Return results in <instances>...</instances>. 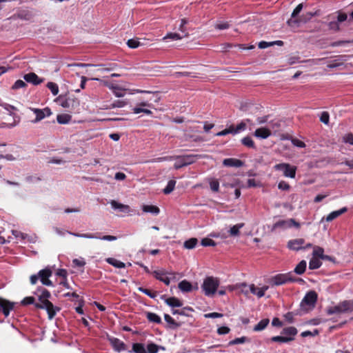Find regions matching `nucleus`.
Instances as JSON below:
<instances>
[{
  "label": "nucleus",
  "instance_id": "26",
  "mask_svg": "<svg viewBox=\"0 0 353 353\" xmlns=\"http://www.w3.org/2000/svg\"><path fill=\"white\" fill-rule=\"evenodd\" d=\"M142 210L144 212L150 213L154 215H157L160 212L159 208L156 205H143Z\"/></svg>",
  "mask_w": 353,
  "mask_h": 353
},
{
  "label": "nucleus",
  "instance_id": "5",
  "mask_svg": "<svg viewBox=\"0 0 353 353\" xmlns=\"http://www.w3.org/2000/svg\"><path fill=\"white\" fill-rule=\"evenodd\" d=\"M317 300V294L314 291L307 292L301 303V308L304 312L312 310Z\"/></svg>",
  "mask_w": 353,
  "mask_h": 353
},
{
  "label": "nucleus",
  "instance_id": "14",
  "mask_svg": "<svg viewBox=\"0 0 353 353\" xmlns=\"http://www.w3.org/2000/svg\"><path fill=\"white\" fill-rule=\"evenodd\" d=\"M305 241L303 239H292L288 243V248L290 250L298 251L303 248Z\"/></svg>",
  "mask_w": 353,
  "mask_h": 353
},
{
  "label": "nucleus",
  "instance_id": "8",
  "mask_svg": "<svg viewBox=\"0 0 353 353\" xmlns=\"http://www.w3.org/2000/svg\"><path fill=\"white\" fill-rule=\"evenodd\" d=\"M300 224L297 223L294 219H289L286 220H280L276 222L272 226V230H276L277 228L286 230L292 227H296L298 228Z\"/></svg>",
  "mask_w": 353,
  "mask_h": 353
},
{
  "label": "nucleus",
  "instance_id": "33",
  "mask_svg": "<svg viewBox=\"0 0 353 353\" xmlns=\"http://www.w3.org/2000/svg\"><path fill=\"white\" fill-rule=\"evenodd\" d=\"M269 319H264L260 321L254 327V331L255 332H259L263 330L267 325L269 324Z\"/></svg>",
  "mask_w": 353,
  "mask_h": 353
},
{
  "label": "nucleus",
  "instance_id": "42",
  "mask_svg": "<svg viewBox=\"0 0 353 353\" xmlns=\"http://www.w3.org/2000/svg\"><path fill=\"white\" fill-rule=\"evenodd\" d=\"M48 88L51 91L54 96H56L59 93V86L57 83L53 82H48L47 83Z\"/></svg>",
  "mask_w": 353,
  "mask_h": 353
},
{
  "label": "nucleus",
  "instance_id": "24",
  "mask_svg": "<svg viewBox=\"0 0 353 353\" xmlns=\"http://www.w3.org/2000/svg\"><path fill=\"white\" fill-rule=\"evenodd\" d=\"M178 287L179 290L183 292H190L193 290V287L191 283L188 281L187 280L181 281L179 283Z\"/></svg>",
  "mask_w": 353,
  "mask_h": 353
},
{
  "label": "nucleus",
  "instance_id": "23",
  "mask_svg": "<svg viewBox=\"0 0 353 353\" xmlns=\"http://www.w3.org/2000/svg\"><path fill=\"white\" fill-rule=\"evenodd\" d=\"M244 223H240L231 226L228 230L229 235L233 237L240 236V230L243 228Z\"/></svg>",
  "mask_w": 353,
  "mask_h": 353
},
{
  "label": "nucleus",
  "instance_id": "46",
  "mask_svg": "<svg viewBox=\"0 0 353 353\" xmlns=\"http://www.w3.org/2000/svg\"><path fill=\"white\" fill-rule=\"evenodd\" d=\"M26 86V83L24 81L19 79L14 82L13 85L12 86V90H18L20 88H25Z\"/></svg>",
  "mask_w": 353,
  "mask_h": 353
},
{
  "label": "nucleus",
  "instance_id": "60",
  "mask_svg": "<svg viewBox=\"0 0 353 353\" xmlns=\"http://www.w3.org/2000/svg\"><path fill=\"white\" fill-rule=\"evenodd\" d=\"M33 303H34V298L32 296L26 297L21 301V304L23 305H30Z\"/></svg>",
  "mask_w": 353,
  "mask_h": 353
},
{
  "label": "nucleus",
  "instance_id": "25",
  "mask_svg": "<svg viewBox=\"0 0 353 353\" xmlns=\"http://www.w3.org/2000/svg\"><path fill=\"white\" fill-rule=\"evenodd\" d=\"M234 288H238V290L245 296L251 293V285H247L245 283H237L235 285Z\"/></svg>",
  "mask_w": 353,
  "mask_h": 353
},
{
  "label": "nucleus",
  "instance_id": "6",
  "mask_svg": "<svg viewBox=\"0 0 353 353\" xmlns=\"http://www.w3.org/2000/svg\"><path fill=\"white\" fill-rule=\"evenodd\" d=\"M274 169L276 171L281 172L285 177L291 179L295 178L296 167L294 165L286 163H281L276 164L274 166Z\"/></svg>",
  "mask_w": 353,
  "mask_h": 353
},
{
  "label": "nucleus",
  "instance_id": "18",
  "mask_svg": "<svg viewBox=\"0 0 353 353\" xmlns=\"http://www.w3.org/2000/svg\"><path fill=\"white\" fill-rule=\"evenodd\" d=\"M271 130L269 128L263 127L257 128L255 130L254 135L256 138L265 139L268 138L271 135Z\"/></svg>",
  "mask_w": 353,
  "mask_h": 353
},
{
  "label": "nucleus",
  "instance_id": "37",
  "mask_svg": "<svg viewBox=\"0 0 353 353\" xmlns=\"http://www.w3.org/2000/svg\"><path fill=\"white\" fill-rule=\"evenodd\" d=\"M197 243V239L191 238L184 242V248L188 250L193 249L196 247Z\"/></svg>",
  "mask_w": 353,
  "mask_h": 353
},
{
  "label": "nucleus",
  "instance_id": "40",
  "mask_svg": "<svg viewBox=\"0 0 353 353\" xmlns=\"http://www.w3.org/2000/svg\"><path fill=\"white\" fill-rule=\"evenodd\" d=\"M146 316H147V319L150 322H154V323H161V317L159 316H158L157 314H156L155 313L148 312Z\"/></svg>",
  "mask_w": 353,
  "mask_h": 353
},
{
  "label": "nucleus",
  "instance_id": "56",
  "mask_svg": "<svg viewBox=\"0 0 353 353\" xmlns=\"http://www.w3.org/2000/svg\"><path fill=\"white\" fill-rule=\"evenodd\" d=\"M291 141L292 143L296 147L301 148L305 147V143L298 139H292Z\"/></svg>",
  "mask_w": 353,
  "mask_h": 353
},
{
  "label": "nucleus",
  "instance_id": "31",
  "mask_svg": "<svg viewBox=\"0 0 353 353\" xmlns=\"http://www.w3.org/2000/svg\"><path fill=\"white\" fill-rule=\"evenodd\" d=\"M165 303L170 307H181L182 306L181 301L175 297L168 298L165 300Z\"/></svg>",
  "mask_w": 353,
  "mask_h": 353
},
{
  "label": "nucleus",
  "instance_id": "19",
  "mask_svg": "<svg viewBox=\"0 0 353 353\" xmlns=\"http://www.w3.org/2000/svg\"><path fill=\"white\" fill-rule=\"evenodd\" d=\"M347 208L344 207L341 208L340 210L333 211L331 213H330L325 218H323L321 219V221H323L324 219L326 220L327 222H330L333 221L334 219L338 218L339 216L347 212Z\"/></svg>",
  "mask_w": 353,
  "mask_h": 353
},
{
  "label": "nucleus",
  "instance_id": "50",
  "mask_svg": "<svg viewBox=\"0 0 353 353\" xmlns=\"http://www.w3.org/2000/svg\"><path fill=\"white\" fill-rule=\"evenodd\" d=\"M201 245L203 246H215L216 245V243L212 240L211 239H209V238H204L201 240Z\"/></svg>",
  "mask_w": 353,
  "mask_h": 353
},
{
  "label": "nucleus",
  "instance_id": "4",
  "mask_svg": "<svg viewBox=\"0 0 353 353\" xmlns=\"http://www.w3.org/2000/svg\"><path fill=\"white\" fill-rule=\"evenodd\" d=\"M353 311V301H343L338 305L330 307L327 309L328 314H341Z\"/></svg>",
  "mask_w": 353,
  "mask_h": 353
},
{
  "label": "nucleus",
  "instance_id": "49",
  "mask_svg": "<svg viewBox=\"0 0 353 353\" xmlns=\"http://www.w3.org/2000/svg\"><path fill=\"white\" fill-rule=\"evenodd\" d=\"M139 291L143 292V294L148 295L149 297L152 299H154L157 296L156 292H151L149 290L140 287L138 288Z\"/></svg>",
  "mask_w": 353,
  "mask_h": 353
},
{
  "label": "nucleus",
  "instance_id": "63",
  "mask_svg": "<svg viewBox=\"0 0 353 353\" xmlns=\"http://www.w3.org/2000/svg\"><path fill=\"white\" fill-rule=\"evenodd\" d=\"M343 141L350 145L353 144V135L352 134H346L343 137Z\"/></svg>",
  "mask_w": 353,
  "mask_h": 353
},
{
  "label": "nucleus",
  "instance_id": "28",
  "mask_svg": "<svg viewBox=\"0 0 353 353\" xmlns=\"http://www.w3.org/2000/svg\"><path fill=\"white\" fill-rule=\"evenodd\" d=\"M322 265L321 259L312 256L309 262V268L310 270H316L319 268Z\"/></svg>",
  "mask_w": 353,
  "mask_h": 353
},
{
  "label": "nucleus",
  "instance_id": "1",
  "mask_svg": "<svg viewBox=\"0 0 353 353\" xmlns=\"http://www.w3.org/2000/svg\"><path fill=\"white\" fill-rule=\"evenodd\" d=\"M35 294L39 301L38 303H34L35 307L46 310L49 319H52L60 310V308L54 306L50 301H49V299L51 296L50 293L45 288H39L35 292Z\"/></svg>",
  "mask_w": 353,
  "mask_h": 353
},
{
  "label": "nucleus",
  "instance_id": "10",
  "mask_svg": "<svg viewBox=\"0 0 353 353\" xmlns=\"http://www.w3.org/2000/svg\"><path fill=\"white\" fill-rule=\"evenodd\" d=\"M110 204L111 205L112 209L120 212L129 214L132 212L131 208L128 205L121 203L115 200L110 201Z\"/></svg>",
  "mask_w": 353,
  "mask_h": 353
},
{
  "label": "nucleus",
  "instance_id": "59",
  "mask_svg": "<svg viewBox=\"0 0 353 353\" xmlns=\"http://www.w3.org/2000/svg\"><path fill=\"white\" fill-rule=\"evenodd\" d=\"M72 263L74 265L78 267H83L85 265V262L83 259H74L72 261Z\"/></svg>",
  "mask_w": 353,
  "mask_h": 353
},
{
  "label": "nucleus",
  "instance_id": "54",
  "mask_svg": "<svg viewBox=\"0 0 353 353\" xmlns=\"http://www.w3.org/2000/svg\"><path fill=\"white\" fill-rule=\"evenodd\" d=\"M246 129V122L243 121L239 123L235 128V132L239 133L241 131H244Z\"/></svg>",
  "mask_w": 353,
  "mask_h": 353
},
{
  "label": "nucleus",
  "instance_id": "9",
  "mask_svg": "<svg viewBox=\"0 0 353 353\" xmlns=\"http://www.w3.org/2000/svg\"><path fill=\"white\" fill-rule=\"evenodd\" d=\"M31 111L36 115L35 119L33 121L34 123H37L46 117H48L52 114V112L49 108H45L43 109L39 108H30Z\"/></svg>",
  "mask_w": 353,
  "mask_h": 353
},
{
  "label": "nucleus",
  "instance_id": "34",
  "mask_svg": "<svg viewBox=\"0 0 353 353\" xmlns=\"http://www.w3.org/2000/svg\"><path fill=\"white\" fill-rule=\"evenodd\" d=\"M132 352L134 353H148L145 345L139 343L132 345Z\"/></svg>",
  "mask_w": 353,
  "mask_h": 353
},
{
  "label": "nucleus",
  "instance_id": "57",
  "mask_svg": "<svg viewBox=\"0 0 353 353\" xmlns=\"http://www.w3.org/2000/svg\"><path fill=\"white\" fill-rule=\"evenodd\" d=\"M126 105V103L123 101H116L110 105V108H123Z\"/></svg>",
  "mask_w": 353,
  "mask_h": 353
},
{
  "label": "nucleus",
  "instance_id": "51",
  "mask_svg": "<svg viewBox=\"0 0 353 353\" xmlns=\"http://www.w3.org/2000/svg\"><path fill=\"white\" fill-rule=\"evenodd\" d=\"M329 119H330V116H329V114L328 112H323L321 114V117H320V121L327 125L328 123H329Z\"/></svg>",
  "mask_w": 353,
  "mask_h": 353
},
{
  "label": "nucleus",
  "instance_id": "13",
  "mask_svg": "<svg viewBox=\"0 0 353 353\" xmlns=\"http://www.w3.org/2000/svg\"><path fill=\"white\" fill-rule=\"evenodd\" d=\"M52 272L49 269H44L40 270L39 272V276L40 278L41 282L47 286H52V283L50 280H49V277L51 276Z\"/></svg>",
  "mask_w": 353,
  "mask_h": 353
},
{
  "label": "nucleus",
  "instance_id": "32",
  "mask_svg": "<svg viewBox=\"0 0 353 353\" xmlns=\"http://www.w3.org/2000/svg\"><path fill=\"white\" fill-rule=\"evenodd\" d=\"M271 341L273 342L288 343L290 341H293V337L292 336H285L282 334L281 336H276L272 337Z\"/></svg>",
  "mask_w": 353,
  "mask_h": 353
},
{
  "label": "nucleus",
  "instance_id": "38",
  "mask_svg": "<svg viewBox=\"0 0 353 353\" xmlns=\"http://www.w3.org/2000/svg\"><path fill=\"white\" fill-rule=\"evenodd\" d=\"M185 37H186V34H181L179 33L170 32V33L167 34L166 36H165L163 37V40H165L168 39H170L172 40H179V39H183Z\"/></svg>",
  "mask_w": 353,
  "mask_h": 353
},
{
  "label": "nucleus",
  "instance_id": "21",
  "mask_svg": "<svg viewBox=\"0 0 353 353\" xmlns=\"http://www.w3.org/2000/svg\"><path fill=\"white\" fill-rule=\"evenodd\" d=\"M223 164L227 167L239 168L243 165V163L239 159L228 158V159H225L223 160Z\"/></svg>",
  "mask_w": 353,
  "mask_h": 353
},
{
  "label": "nucleus",
  "instance_id": "61",
  "mask_svg": "<svg viewBox=\"0 0 353 353\" xmlns=\"http://www.w3.org/2000/svg\"><path fill=\"white\" fill-rule=\"evenodd\" d=\"M204 316L208 319L221 318L223 316V314L218 312H211L205 314Z\"/></svg>",
  "mask_w": 353,
  "mask_h": 353
},
{
  "label": "nucleus",
  "instance_id": "45",
  "mask_svg": "<svg viewBox=\"0 0 353 353\" xmlns=\"http://www.w3.org/2000/svg\"><path fill=\"white\" fill-rule=\"evenodd\" d=\"M159 347L154 343H149L147 345L146 350L148 353H157L159 351Z\"/></svg>",
  "mask_w": 353,
  "mask_h": 353
},
{
  "label": "nucleus",
  "instance_id": "29",
  "mask_svg": "<svg viewBox=\"0 0 353 353\" xmlns=\"http://www.w3.org/2000/svg\"><path fill=\"white\" fill-rule=\"evenodd\" d=\"M72 119V117L68 114H59L57 117V122L60 124H68Z\"/></svg>",
  "mask_w": 353,
  "mask_h": 353
},
{
  "label": "nucleus",
  "instance_id": "17",
  "mask_svg": "<svg viewBox=\"0 0 353 353\" xmlns=\"http://www.w3.org/2000/svg\"><path fill=\"white\" fill-rule=\"evenodd\" d=\"M80 238H84V239H99L103 241H112L117 240V236H112V235H105L103 236H98L96 234H81Z\"/></svg>",
  "mask_w": 353,
  "mask_h": 353
},
{
  "label": "nucleus",
  "instance_id": "52",
  "mask_svg": "<svg viewBox=\"0 0 353 353\" xmlns=\"http://www.w3.org/2000/svg\"><path fill=\"white\" fill-rule=\"evenodd\" d=\"M210 186L213 192H218L219 189V183L217 180H212L210 182Z\"/></svg>",
  "mask_w": 353,
  "mask_h": 353
},
{
  "label": "nucleus",
  "instance_id": "12",
  "mask_svg": "<svg viewBox=\"0 0 353 353\" xmlns=\"http://www.w3.org/2000/svg\"><path fill=\"white\" fill-rule=\"evenodd\" d=\"M292 279L290 274H279L274 276L272 281L275 285H283L288 281H291Z\"/></svg>",
  "mask_w": 353,
  "mask_h": 353
},
{
  "label": "nucleus",
  "instance_id": "16",
  "mask_svg": "<svg viewBox=\"0 0 353 353\" xmlns=\"http://www.w3.org/2000/svg\"><path fill=\"white\" fill-rule=\"evenodd\" d=\"M26 81L31 83L33 85H37L43 81V79L39 78L35 73L30 72L23 76Z\"/></svg>",
  "mask_w": 353,
  "mask_h": 353
},
{
  "label": "nucleus",
  "instance_id": "55",
  "mask_svg": "<svg viewBox=\"0 0 353 353\" xmlns=\"http://www.w3.org/2000/svg\"><path fill=\"white\" fill-rule=\"evenodd\" d=\"M230 27L228 22H219L216 23L215 28L218 30H225Z\"/></svg>",
  "mask_w": 353,
  "mask_h": 353
},
{
  "label": "nucleus",
  "instance_id": "47",
  "mask_svg": "<svg viewBox=\"0 0 353 353\" xmlns=\"http://www.w3.org/2000/svg\"><path fill=\"white\" fill-rule=\"evenodd\" d=\"M133 112L134 114H139L141 112H143L148 115H151L152 114V112L148 109L142 108L141 107H135L133 108Z\"/></svg>",
  "mask_w": 353,
  "mask_h": 353
},
{
  "label": "nucleus",
  "instance_id": "36",
  "mask_svg": "<svg viewBox=\"0 0 353 353\" xmlns=\"http://www.w3.org/2000/svg\"><path fill=\"white\" fill-rule=\"evenodd\" d=\"M307 263L302 260L294 268V272L297 274H302L306 269Z\"/></svg>",
  "mask_w": 353,
  "mask_h": 353
},
{
  "label": "nucleus",
  "instance_id": "53",
  "mask_svg": "<svg viewBox=\"0 0 353 353\" xmlns=\"http://www.w3.org/2000/svg\"><path fill=\"white\" fill-rule=\"evenodd\" d=\"M112 92L117 97H123L125 95V90L119 86Z\"/></svg>",
  "mask_w": 353,
  "mask_h": 353
},
{
  "label": "nucleus",
  "instance_id": "43",
  "mask_svg": "<svg viewBox=\"0 0 353 353\" xmlns=\"http://www.w3.org/2000/svg\"><path fill=\"white\" fill-rule=\"evenodd\" d=\"M248 339L245 336H242V337H240V338H236L234 340H232L229 342V345H236V344H241V343H244L247 341H248Z\"/></svg>",
  "mask_w": 353,
  "mask_h": 353
},
{
  "label": "nucleus",
  "instance_id": "41",
  "mask_svg": "<svg viewBox=\"0 0 353 353\" xmlns=\"http://www.w3.org/2000/svg\"><path fill=\"white\" fill-rule=\"evenodd\" d=\"M241 143L243 145H244L246 147L251 148H255V145L250 137H245L241 139Z\"/></svg>",
  "mask_w": 353,
  "mask_h": 353
},
{
  "label": "nucleus",
  "instance_id": "7",
  "mask_svg": "<svg viewBox=\"0 0 353 353\" xmlns=\"http://www.w3.org/2000/svg\"><path fill=\"white\" fill-rule=\"evenodd\" d=\"M68 68H74V67H79V68H85V67H90V66H95L98 67L99 71L101 72H110L114 70H115L117 68V65L114 63H108L105 64H98V65H93V64H88V63H72V64H68L67 65Z\"/></svg>",
  "mask_w": 353,
  "mask_h": 353
},
{
  "label": "nucleus",
  "instance_id": "39",
  "mask_svg": "<svg viewBox=\"0 0 353 353\" xmlns=\"http://www.w3.org/2000/svg\"><path fill=\"white\" fill-rule=\"evenodd\" d=\"M175 185H176L175 180H170L168 182L166 187L163 190V193L165 194H168L171 193L174 190Z\"/></svg>",
  "mask_w": 353,
  "mask_h": 353
},
{
  "label": "nucleus",
  "instance_id": "62",
  "mask_svg": "<svg viewBox=\"0 0 353 353\" xmlns=\"http://www.w3.org/2000/svg\"><path fill=\"white\" fill-rule=\"evenodd\" d=\"M278 188L281 190H288L290 189V185L287 182L281 181L279 183Z\"/></svg>",
  "mask_w": 353,
  "mask_h": 353
},
{
  "label": "nucleus",
  "instance_id": "27",
  "mask_svg": "<svg viewBox=\"0 0 353 353\" xmlns=\"http://www.w3.org/2000/svg\"><path fill=\"white\" fill-rule=\"evenodd\" d=\"M298 331L296 327H288L284 328L281 334L285 336H292L293 340L294 339V336L296 335Z\"/></svg>",
  "mask_w": 353,
  "mask_h": 353
},
{
  "label": "nucleus",
  "instance_id": "35",
  "mask_svg": "<svg viewBox=\"0 0 353 353\" xmlns=\"http://www.w3.org/2000/svg\"><path fill=\"white\" fill-rule=\"evenodd\" d=\"M312 256H315L321 259L322 258H326L324 254V250L316 245L313 247Z\"/></svg>",
  "mask_w": 353,
  "mask_h": 353
},
{
  "label": "nucleus",
  "instance_id": "58",
  "mask_svg": "<svg viewBox=\"0 0 353 353\" xmlns=\"http://www.w3.org/2000/svg\"><path fill=\"white\" fill-rule=\"evenodd\" d=\"M230 331V329L226 326H222L217 329V333L220 335L228 334Z\"/></svg>",
  "mask_w": 353,
  "mask_h": 353
},
{
  "label": "nucleus",
  "instance_id": "11",
  "mask_svg": "<svg viewBox=\"0 0 353 353\" xmlns=\"http://www.w3.org/2000/svg\"><path fill=\"white\" fill-rule=\"evenodd\" d=\"M13 307L14 303L0 298V312H2L6 317L9 316L10 312L13 309Z\"/></svg>",
  "mask_w": 353,
  "mask_h": 353
},
{
  "label": "nucleus",
  "instance_id": "64",
  "mask_svg": "<svg viewBox=\"0 0 353 353\" xmlns=\"http://www.w3.org/2000/svg\"><path fill=\"white\" fill-rule=\"evenodd\" d=\"M303 8V4L302 3H300L299 4L296 8L294 10V11L292 12V17H296L299 13L301 11Z\"/></svg>",
  "mask_w": 353,
  "mask_h": 353
},
{
  "label": "nucleus",
  "instance_id": "2",
  "mask_svg": "<svg viewBox=\"0 0 353 353\" xmlns=\"http://www.w3.org/2000/svg\"><path fill=\"white\" fill-rule=\"evenodd\" d=\"M219 285V280L213 276H208L201 286L204 294L208 297H212L216 292Z\"/></svg>",
  "mask_w": 353,
  "mask_h": 353
},
{
  "label": "nucleus",
  "instance_id": "3",
  "mask_svg": "<svg viewBox=\"0 0 353 353\" xmlns=\"http://www.w3.org/2000/svg\"><path fill=\"white\" fill-rule=\"evenodd\" d=\"M203 156L201 154H187L183 156H176V162L174 165L175 169H179L182 167L187 166L188 165L194 163L196 159L202 158Z\"/></svg>",
  "mask_w": 353,
  "mask_h": 353
},
{
  "label": "nucleus",
  "instance_id": "44",
  "mask_svg": "<svg viewBox=\"0 0 353 353\" xmlns=\"http://www.w3.org/2000/svg\"><path fill=\"white\" fill-rule=\"evenodd\" d=\"M127 45L130 48H137L140 46L141 43L138 39H130L128 40Z\"/></svg>",
  "mask_w": 353,
  "mask_h": 353
},
{
  "label": "nucleus",
  "instance_id": "30",
  "mask_svg": "<svg viewBox=\"0 0 353 353\" xmlns=\"http://www.w3.org/2000/svg\"><path fill=\"white\" fill-rule=\"evenodd\" d=\"M105 261L108 263L117 268H124L125 267V264L124 263L114 258H107Z\"/></svg>",
  "mask_w": 353,
  "mask_h": 353
},
{
  "label": "nucleus",
  "instance_id": "20",
  "mask_svg": "<svg viewBox=\"0 0 353 353\" xmlns=\"http://www.w3.org/2000/svg\"><path fill=\"white\" fill-rule=\"evenodd\" d=\"M250 290L251 294L256 295L258 298H261L265 295V292L268 290V286L264 285L259 288L254 284H251Z\"/></svg>",
  "mask_w": 353,
  "mask_h": 353
},
{
  "label": "nucleus",
  "instance_id": "15",
  "mask_svg": "<svg viewBox=\"0 0 353 353\" xmlns=\"http://www.w3.org/2000/svg\"><path fill=\"white\" fill-rule=\"evenodd\" d=\"M108 339L114 350L121 352L125 350V344L120 339L110 336H108Z\"/></svg>",
  "mask_w": 353,
  "mask_h": 353
},
{
  "label": "nucleus",
  "instance_id": "22",
  "mask_svg": "<svg viewBox=\"0 0 353 353\" xmlns=\"http://www.w3.org/2000/svg\"><path fill=\"white\" fill-rule=\"evenodd\" d=\"M152 274L154 275V276L161 281V279H163V277H165V276L167 275H170V276H172V278L174 279L175 278V273L173 272H168V271H165V270H154L153 272H152Z\"/></svg>",
  "mask_w": 353,
  "mask_h": 353
},
{
  "label": "nucleus",
  "instance_id": "48",
  "mask_svg": "<svg viewBox=\"0 0 353 353\" xmlns=\"http://www.w3.org/2000/svg\"><path fill=\"white\" fill-rule=\"evenodd\" d=\"M188 23V20L185 19H182L181 20V23L179 27V30L181 31V34H186L188 35V33L186 32V29L185 28V26Z\"/></svg>",
  "mask_w": 353,
  "mask_h": 353
}]
</instances>
